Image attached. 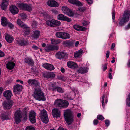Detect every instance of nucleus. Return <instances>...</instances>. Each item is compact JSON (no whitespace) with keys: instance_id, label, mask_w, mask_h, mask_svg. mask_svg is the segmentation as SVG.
Listing matches in <instances>:
<instances>
[{"instance_id":"obj_57","label":"nucleus","mask_w":130,"mask_h":130,"mask_svg":"<svg viewBox=\"0 0 130 130\" xmlns=\"http://www.w3.org/2000/svg\"><path fill=\"white\" fill-rule=\"evenodd\" d=\"M112 19L113 22H115V10H113L112 12Z\"/></svg>"},{"instance_id":"obj_7","label":"nucleus","mask_w":130,"mask_h":130,"mask_svg":"<svg viewBox=\"0 0 130 130\" xmlns=\"http://www.w3.org/2000/svg\"><path fill=\"white\" fill-rule=\"evenodd\" d=\"M122 18L128 22L130 18V11L127 10H125L124 12Z\"/></svg>"},{"instance_id":"obj_41","label":"nucleus","mask_w":130,"mask_h":130,"mask_svg":"<svg viewBox=\"0 0 130 130\" xmlns=\"http://www.w3.org/2000/svg\"><path fill=\"white\" fill-rule=\"evenodd\" d=\"M25 29L24 30V34L26 35H29L30 32V28L27 26V27L26 28H23Z\"/></svg>"},{"instance_id":"obj_4","label":"nucleus","mask_w":130,"mask_h":130,"mask_svg":"<svg viewBox=\"0 0 130 130\" xmlns=\"http://www.w3.org/2000/svg\"><path fill=\"white\" fill-rule=\"evenodd\" d=\"M40 115L41 120L43 123L46 124L48 122V115L45 110L43 109L41 111Z\"/></svg>"},{"instance_id":"obj_9","label":"nucleus","mask_w":130,"mask_h":130,"mask_svg":"<svg viewBox=\"0 0 130 130\" xmlns=\"http://www.w3.org/2000/svg\"><path fill=\"white\" fill-rule=\"evenodd\" d=\"M58 19L59 20H63L67 22H70L71 21V18L65 16L63 14H59L57 16Z\"/></svg>"},{"instance_id":"obj_11","label":"nucleus","mask_w":130,"mask_h":130,"mask_svg":"<svg viewBox=\"0 0 130 130\" xmlns=\"http://www.w3.org/2000/svg\"><path fill=\"white\" fill-rule=\"evenodd\" d=\"M10 12L13 14L15 15L18 13L19 10L17 7L15 5H12L10 6Z\"/></svg>"},{"instance_id":"obj_44","label":"nucleus","mask_w":130,"mask_h":130,"mask_svg":"<svg viewBox=\"0 0 130 130\" xmlns=\"http://www.w3.org/2000/svg\"><path fill=\"white\" fill-rule=\"evenodd\" d=\"M65 43L68 46H71L73 45L74 42L72 41L67 40L65 42Z\"/></svg>"},{"instance_id":"obj_46","label":"nucleus","mask_w":130,"mask_h":130,"mask_svg":"<svg viewBox=\"0 0 130 130\" xmlns=\"http://www.w3.org/2000/svg\"><path fill=\"white\" fill-rule=\"evenodd\" d=\"M52 45H50L46 47L45 50L47 52H48L52 50Z\"/></svg>"},{"instance_id":"obj_45","label":"nucleus","mask_w":130,"mask_h":130,"mask_svg":"<svg viewBox=\"0 0 130 130\" xmlns=\"http://www.w3.org/2000/svg\"><path fill=\"white\" fill-rule=\"evenodd\" d=\"M62 32H57L55 34V36L57 37L62 39Z\"/></svg>"},{"instance_id":"obj_47","label":"nucleus","mask_w":130,"mask_h":130,"mask_svg":"<svg viewBox=\"0 0 130 130\" xmlns=\"http://www.w3.org/2000/svg\"><path fill=\"white\" fill-rule=\"evenodd\" d=\"M126 102L127 105L130 107V93L129 94L128 98L126 99Z\"/></svg>"},{"instance_id":"obj_6","label":"nucleus","mask_w":130,"mask_h":130,"mask_svg":"<svg viewBox=\"0 0 130 130\" xmlns=\"http://www.w3.org/2000/svg\"><path fill=\"white\" fill-rule=\"evenodd\" d=\"M46 24L48 26L50 27H56L60 25L61 22L58 20L52 19L50 20L46 21Z\"/></svg>"},{"instance_id":"obj_53","label":"nucleus","mask_w":130,"mask_h":130,"mask_svg":"<svg viewBox=\"0 0 130 130\" xmlns=\"http://www.w3.org/2000/svg\"><path fill=\"white\" fill-rule=\"evenodd\" d=\"M78 67V65L76 63L73 62L71 68L72 69L76 68H77Z\"/></svg>"},{"instance_id":"obj_42","label":"nucleus","mask_w":130,"mask_h":130,"mask_svg":"<svg viewBox=\"0 0 130 130\" xmlns=\"http://www.w3.org/2000/svg\"><path fill=\"white\" fill-rule=\"evenodd\" d=\"M1 118L3 120H7L9 119L8 115L6 114V113H4L2 115Z\"/></svg>"},{"instance_id":"obj_51","label":"nucleus","mask_w":130,"mask_h":130,"mask_svg":"<svg viewBox=\"0 0 130 130\" xmlns=\"http://www.w3.org/2000/svg\"><path fill=\"white\" fill-rule=\"evenodd\" d=\"M98 119L100 120L101 121L103 120L104 118L103 116L101 115H98L97 117Z\"/></svg>"},{"instance_id":"obj_36","label":"nucleus","mask_w":130,"mask_h":130,"mask_svg":"<svg viewBox=\"0 0 130 130\" xmlns=\"http://www.w3.org/2000/svg\"><path fill=\"white\" fill-rule=\"evenodd\" d=\"M23 111L24 112V115L23 116L24 118L25 119H26L27 116V112L28 111V108H25L23 109Z\"/></svg>"},{"instance_id":"obj_35","label":"nucleus","mask_w":130,"mask_h":130,"mask_svg":"<svg viewBox=\"0 0 130 130\" xmlns=\"http://www.w3.org/2000/svg\"><path fill=\"white\" fill-rule=\"evenodd\" d=\"M70 36L68 33L63 32L62 39H66L70 38Z\"/></svg>"},{"instance_id":"obj_32","label":"nucleus","mask_w":130,"mask_h":130,"mask_svg":"<svg viewBox=\"0 0 130 130\" xmlns=\"http://www.w3.org/2000/svg\"><path fill=\"white\" fill-rule=\"evenodd\" d=\"M69 104L67 101L62 100L61 109L66 108L68 106Z\"/></svg>"},{"instance_id":"obj_22","label":"nucleus","mask_w":130,"mask_h":130,"mask_svg":"<svg viewBox=\"0 0 130 130\" xmlns=\"http://www.w3.org/2000/svg\"><path fill=\"white\" fill-rule=\"evenodd\" d=\"M88 68L86 67H81L77 70V72L79 73L84 74L88 72Z\"/></svg>"},{"instance_id":"obj_64","label":"nucleus","mask_w":130,"mask_h":130,"mask_svg":"<svg viewBox=\"0 0 130 130\" xmlns=\"http://www.w3.org/2000/svg\"><path fill=\"white\" fill-rule=\"evenodd\" d=\"M4 53L1 51L0 50V57L4 56Z\"/></svg>"},{"instance_id":"obj_40","label":"nucleus","mask_w":130,"mask_h":130,"mask_svg":"<svg viewBox=\"0 0 130 130\" xmlns=\"http://www.w3.org/2000/svg\"><path fill=\"white\" fill-rule=\"evenodd\" d=\"M66 14L69 17H71L74 16V12L71 10L69 9L68 12H67Z\"/></svg>"},{"instance_id":"obj_5","label":"nucleus","mask_w":130,"mask_h":130,"mask_svg":"<svg viewBox=\"0 0 130 130\" xmlns=\"http://www.w3.org/2000/svg\"><path fill=\"white\" fill-rule=\"evenodd\" d=\"M22 116V112L20 110H18L16 111L14 113L15 120L16 124L20 123Z\"/></svg>"},{"instance_id":"obj_3","label":"nucleus","mask_w":130,"mask_h":130,"mask_svg":"<svg viewBox=\"0 0 130 130\" xmlns=\"http://www.w3.org/2000/svg\"><path fill=\"white\" fill-rule=\"evenodd\" d=\"M14 102L12 100L5 101L2 103V105L4 109L5 110H10Z\"/></svg>"},{"instance_id":"obj_21","label":"nucleus","mask_w":130,"mask_h":130,"mask_svg":"<svg viewBox=\"0 0 130 130\" xmlns=\"http://www.w3.org/2000/svg\"><path fill=\"white\" fill-rule=\"evenodd\" d=\"M68 2L71 4L79 6H82L83 5L78 0H68Z\"/></svg>"},{"instance_id":"obj_1","label":"nucleus","mask_w":130,"mask_h":130,"mask_svg":"<svg viewBox=\"0 0 130 130\" xmlns=\"http://www.w3.org/2000/svg\"><path fill=\"white\" fill-rule=\"evenodd\" d=\"M64 118L67 123L70 125L74 121L73 116L72 112L69 109L66 110L64 113Z\"/></svg>"},{"instance_id":"obj_10","label":"nucleus","mask_w":130,"mask_h":130,"mask_svg":"<svg viewBox=\"0 0 130 130\" xmlns=\"http://www.w3.org/2000/svg\"><path fill=\"white\" fill-rule=\"evenodd\" d=\"M28 82L29 84L33 87L39 86V83L37 81L34 79H29Z\"/></svg>"},{"instance_id":"obj_15","label":"nucleus","mask_w":130,"mask_h":130,"mask_svg":"<svg viewBox=\"0 0 130 130\" xmlns=\"http://www.w3.org/2000/svg\"><path fill=\"white\" fill-rule=\"evenodd\" d=\"M52 114L54 117L57 118L60 117L61 112L58 109L54 108L52 110Z\"/></svg>"},{"instance_id":"obj_59","label":"nucleus","mask_w":130,"mask_h":130,"mask_svg":"<svg viewBox=\"0 0 130 130\" xmlns=\"http://www.w3.org/2000/svg\"><path fill=\"white\" fill-rule=\"evenodd\" d=\"M26 130H35V128L32 126H27L26 128Z\"/></svg>"},{"instance_id":"obj_52","label":"nucleus","mask_w":130,"mask_h":130,"mask_svg":"<svg viewBox=\"0 0 130 130\" xmlns=\"http://www.w3.org/2000/svg\"><path fill=\"white\" fill-rule=\"evenodd\" d=\"M8 26V27H9L10 29H13L14 28V26L11 23L8 22V23H7V26Z\"/></svg>"},{"instance_id":"obj_38","label":"nucleus","mask_w":130,"mask_h":130,"mask_svg":"<svg viewBox=\"0 0 130 130\" xmlns=\"http://www.w3.org/2000/svg\"><path fill=\"white\" fill-rule=\"evenodd\" d=\"M51 41L52 44H59L61 42L60 39L55 40L53 39L51 40Z\"/></svg>"},{"instance_id":"obj_29","label":"nucleus","mask_w":130,"mask_h":130,"mask_svg":"<svg viewBox=\"0 0 130 130\" xmlns=\"http://www.w3.org/2000/svg\"><path fill=\"white\" fill-rule=\"evenodd\" d=\"M62 100L61 99H57L54 102V104L56 106L60 107L61 108Z\"/></svg>"},{"instance_id":"obj_55","label":"nucleus","mask_w":130,"mask_h":130,"mask_svg":"<svg viewBox=\"0 0 130 130\" xmlns=\"http://www.w3.org/2000/svg\"><path fill=\"white\" fill-rule=\"evenodd\" d=\"M73 62L69 61L67 62V65L69 67L71 68V66L72 65Z\"/></svg>"},{"instance_id":"obj_18","label":"nucleus","mask_w":130,"mask_h":130,"mask_svg":"<svg viewBox=\"0 0 130 130\" xmlns=\"http://www.w3.org/2000/svg\"><path fill=\"white\" fill-rule=\"evenodd\" d=\"M66 55V53L63 52H59L56 53V57L57 58L61 59L64 58Z\"/></svg>"},{"instance_id":"obj_58","label":"nucleus","mask_w":130,"mask_h":130,"mask_svg":"<svg viewBox=\"0 0 130 130\" xmlns=\"http://www.w3.org/2000/svg\"><path fill=\"white\" fill-rule=\"evenodd\" d=\"M51 11L52 12V13H54L55 14H57L59 13L58 11L56 9H52L51 10Z\"/></svg>"},{"instance_id":"obj_39","label":"nucleus","mask_w":130,"mask_h":130,"mask_svg":"<svg viewBox=\"0 0 130 130\" xmlns=\"http://www.w3.org/2000/svg\"><path fill=\"white\" fill-rule=\"evenodd\" d=\"M32 10L31 6L28 5V4H26L25 6L24 9V10L30 11Z\"/></svg>"},{"instance_id":"obj_28","label":"nucleus","mask_w":130,"mask_h":130,"mask_svg":"<svg viewBox=\"0 0 130 130\" xmlns=\"http://www.w3.org/2000/svg\"><path fill=\"white\" fill-rule=\"evenodd\" d=\"M17 24L20 27L23 28H26L27 25L21 21L19 19H18L17 21Z\"/></svg>"},{"instance_id":"obj_54","label":"nucleus","mask_w":130,"mask_h":130,"mask_svg":"<svg viewBox=\"0 0 130 130\" xmlns=\"http://www.w3.org/2000/svg\"><path fill=\"white\" fill-rule=\"evenodd\" d=\"M78 67V65L76 63L73 62L71 68L72 69L76 68H77Z\"/></svg>"},{"instance_id":"obj_20","label":"nucleus","mask_w":130,"mask_h":130,"mask_svg":"<svg viewBox=\"0 0 130 130\" xmlns=\"http://www.w3.org/2000/svg\"><path fill=\"white\" fill-rule=\"evenodd\" d=\"M43 76L45 78H54L55 77V75L54 73L53 72H47L44 73Z\"/></svg>"},{"instance_id":"obj_16","label":"nucleus","mask_w":130,"mask_h":130,"mask_svg":"<svg viewBox=\"0 0 130 130\" xmlns=\"http://www.w3.org/2000/svg\"><path fill=\"white\" fill-rule=\"evenodd\" d=\"M52 88L53 91L55 92L57 91L60 93H63L64 92V89L61 87L59 86L53 87Z\"/></svg>"},{"instance_id":"obj_8","label":"nucleus","mask_w":130,"mask_h":130,"mask_svg":"<svg viewBox=\"0 0 130 130\" xmlns=\"http://www.w3.org/2000/svg\"><path fill=\"white\" fill-rule=\"evenodd\" d=\"M35 112L33 111H30L29 117L30 121L32 123H34L36 122Z\"/></svg>"},{"instance_id":"obj_61","label":"nucleus","mask_w":130,"mask_h":130,"mask_svg":"<svg viewBox=\"0 0 130 130\" xmlns=\"http://www.w3.org/2000/svg\"><path fill=\"white\" fill-rule=\"evenodd\" d=\"M105 124H106V125L107 126H108L109 125L110 121L108 120H106L105 121Z\"/></svg>"},{"instance_id":"obj_48","label":"nucleus","mask_w":130,"mask_h":130,"mask_svg":"<svg viewBox=\"0 0 130 130\" xmlns=\"http://www.w3.org/2000/svg\"><path fill=\"white\" fill-rule=\"evenodd\" d=\"M86 8L85 7H81L78 8V10L80 12H84L86 10Z\"/></svg>"},{"instance_id":"obj_34","label":"nucleus","mask_w":130,"mask_h":130,"mask_svg":"<svg viewBox=\"0 0 130 130\" xmlns=\"http://www.w3.org/2000/svg\"><path fill=\"white\" fill-rule=\"evenodd\" d=\"M83 51L82 50H80L75 52L74 55V57L76 58L79 57L82 54Z\"/></svg>"},{"instance_id":"obj_17","label":"nucleus","mask_w":130,"mask_h":130,"mask_svg":"<svg viewBox=\"0 0 130 130\" xmlns=\"http://www.w3.org/2000/svg\"><path fill=\"white\" fill-rule=\"evenodd\" d=\"M8 0H3L1 4V9L3 10H5L7 7L8 4Z\"/></svg>"},{"instance_id":"obj_33","label":"nucleus","mask_w":130,"mask_h":130,"mask_svg":"<svg viewBox=\"0 0 130 130\" xmlns=\"http://www.w3.org/2000/svg\"><path fill=\"white\" fill-rule=\"evenodd\" d=\"M26 4L23 3H17V5L21 10H24Z\"/></svg>"},{"instance_id":"obj_62","label":"nucleus","mask_w":130,"mask_h":130,"mask_svg":"<svg viewBox=\"0 0 130 130\" xmlns=\"http://www.w3.org/2000/svg\"><path fill=\"white\" fill-rule=\"evenodd\" d=\"M93 124L95 125H98V120L95 119L93 122Z\"/></svg>"},{"instance_id":"obj_26","label":"nucleus","mask_w":130,"mask_h":130,"mask_svg":"<svg viewBox=\"0 0 130 130\" xmlns=\"http://www.w3.org/2000/svg\"><path fill=\"white\" fill-rule=\"evenodd\" d=\"M40 35V32L39 31L36 30L33 32V33L31 37L32 38V39L36 40L39 37Z\"/></svg>"},{"instance_id":"obj_2","label":"nucleus","mask_w":130,"mask_h":130,"mask_svg":"<svg viewBox=\"0 0 130 130\" xmlns=\"http://www.w3.org/2000/svg\"><path fill=\"white\" fill-rule=\"evenodd\" d=\"M33 96L34 98L38 100L44 101L46 100L43 93L40 89H35Z\"/></svg>"},{"instance_id":"obj_14","label":"nucleus","mask_w":130,"mask_h":130,"mask_svg":"<svg viewBox=\"0 0 130 130\" xmlns=\"http://www.w3.org/2000/svg\"><path fill=\"white\" fill-rule=\"evenodd\" d=\"M22 89V85L17 84L14 86V89L13 90V92L15 93H17L21 91Z\"/></svg>"},{"instance_id":"obj_23","label":"nucleus","mask_w":130,"mask_h":130,"mask_svg":"<svg viewBox=\"0 0 130 130\" xmlns=\"http://www.w3.org/2000/svg\"><path fill=\"white\" fill-rule=\"evenodd\" d=\"M3 95L7 99H9L11 98L12 94L10 90H7L3 92Z\"/></svg>"},{"instance_id":"obj_13","label":"nucleus","mask_w":130,"mask_h":130,"mask_svg":"<svg viewBox=\"0 0 130 130\" xmlns=\"http://www.w3.org/2000/svg\"><path fill=\"white\" fill-rule=\"evenodd\" d=\"M4 35L5 39L8 42L11 43L14 40V38L11 35L6 33Z\"/></svg>"},{"instance_id":"obj_37","label":"nucleus","mask_w":130,"mask_h":130,"mask_svg":"<svg viewBox=\"0 0 130 130\" xmlns=\"http://www.w3.org/2000/svg\"><path fill=\"white\" fill-rule=\"evenodd\" d=\"M128 22L123 18L120 20V21L119 22V26H123L126 23Z\"/></svg>"},{"instance_id":"obj_60","label":"nucleus","mask_w":130,"mask_h":130,"mask_svg":"<svg viewBox=\"0 0 130 130\" xmlns=\"http://www.w3.org/2000/svg\"><path fill=\"white\" fill-rule=\"evenodd\" d=\"M107 63H105L103 66L102 69L103 71H105L107 68Z\"/></svg>"},{"instance_id":"obj_12","label":"nucleus","mask_w":130,"mask_h":130,"mask_svg":"<svg viewBox=\"0 0 130 130\" xmlns=\"http://www.w3.org/2000/svg\"><path fill=\"white\" fill-rule=\"evenodd\" d=\"M47 5L51 7H58L59 6L58 3L54 0H49L47 2Z\"/></svg>"},{"instance_id":"obj_24","label":"nucleus","mask_w":130,"mask_h":130,"mask_svg":"<svg viewBox=\"0 0 130 130\" xmlns=\"http://www.w3.org/2000/svg\"><path fill=\"white\" fill-rule=\"evenodd\" d=\"M16 41L17 44L21 46H25L28 43V41L24 40L18 39L16 40Z\"/></svg>"},{"instance_id":"obj_50","label":"nucleus","mask_w":130,"mask_h":130,"mask_svg":"<svg viewBox=\"0 0 130 130\" xmlns=\"http://www.w3.org/2000/svg\"><path fill=\"white\" fill-rule=\"evenodd\" d=\"M37 23L35 21H34L32 23V27L33 28H35L37 27Z\"/></svg>"},{"instance_id":"obj_30","label":"nucleus","mask_w":130,"mask_h":130,"mask_svg":"<svg viewBox=\"0 0 130 130\" xmlns=\"http://www.w3.org/2000/svg\"><path fill=\"white\" fill-rule=\"evenodd\" d=\"M25 62L29 65L32 66L34 64V61L31 58H27L25 59Z\"/></svg>"},{"instance_id":"obj_63","label":"nucleus","mask_w":130,"mask_h":130,"mask_svg":"<svg viewBox=\"0 0 130 130\" xmlns=\"http://www.w3.org/2000/svg\"><path fill=\"white\" fill-rule=\"evenodd\" d=\"M58 79L59 80H62L63 81L65 79V78L64 76H60L58 77Z\"/></svg>"},{"instance_id":"obj_31","label":"nucleus","mask_w":130,"mask_h":130,"mask_svg":"<svg viewBox=\"0 0 130 130\" xmlns=\"http://www.w3.org/2000/svg\"><path fill=\"white\" fill-rule=\"evenodd\" d=\"M15 66V64L13 62H9L6 64L7 68L9 69H13Z\"/></svg>"},{"instance_id":"obj_19","label":"nucleus","mask_w":130,"mask_h":130,"mask_svg":"<svg viewBox=\"0 0 130 130\" xmlns=\"http://www.w3.org/2000/svg\"><path fill=\"white\" fill-rule=\"evenodd\" d=\"M42 66L48 70L52 71L55 69L53 66L49 63H46L43 64Z\"/></svg>"},{"instance_id":"obj_25","label":"nucleus","mask_w":130,"mask_h":130,"mask_svg":"<svg viewBox=\"0 0 130 130\" xmlns=\"http://www.w3.org/2000/svg\"><path fill=\"white\" fill-rule=\"evenodd\" d=\"M73 28L74 29L80 31H85L86 28L85 27L81 26L78 25H75L73 26Z\"/></svg>"},{"instance_id":"obj_49","label":"nucleus","mask_w":130,"mask_h":130,"mask_svg":"<svg viewBox=\"0 0 130 130\" xmlns=\"http://www.w3.org/2000/svg\"><path fill=\"white\" fill-rule=\"evenodd\" d=\"M105 97V95L104 94L102 96V98H101V102L102 103V105L103 107H104V106L105 105L104 104V98Z\"/></svg>"},{"instance_id":"obj_27","label":"nucleus","mask_w":130,"mask_h":130,"mask_svg":"<svg viewBox=\"0 0 130 130\" xmlns=\"http://www.w3.org/2000/svg\"><path fill=\"white\" fill-rule=\"evenodd\" d=\"M2 25L4 26H6L7 25V23L8 21L7 19L4 17H2L1 20Z\"/></svg>"},{"instance_id":"obj_56","label":"nucleus","mask_w":130,"mask_h":130,"mask_svg":"<svg viewBox=\"0 0 130 130\" xmlns=\"http://www.w3.org/2000/svg\"><path fill=\"white\" fill-rule=\"evenodd\" d=\"M52 50H58L59 49V46H58L52 45Z\"/></svg>"},{"instance_id":"obj_43","label":"nucleus","mask_w":130,"mask_h":130,"mask_svg":"<svg viewBox=\"0 0 130 130\" xmlns=\"http://www.w3.org/2000/svg\"><path fill=\"white\" fill-rule=\"evenodd\" d=\"M69 9L66 6H63L62 7V10L65 14H66L67 12H68Z\"/></svg>"}]
</instances>
